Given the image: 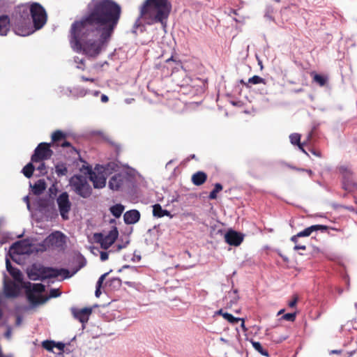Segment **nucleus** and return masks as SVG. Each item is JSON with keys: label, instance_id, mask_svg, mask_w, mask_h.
<instances>
[{"label": "nucleus", "instance_id": "obj_1", "mask_svg": "<svg viewBox=\"0 0 357 357\" xmlns=\"http://www.w3.org/2000/svg\"><path fill=\"white\" fill-rule=\"evenodd\" d=\"M89 10L87 16L72 24L70 43L75 51L96 57L110 39L121 8L112 0H100L93 2Z\"/></svg>", "mask_w": 357, "mask_h": 357}, {"label": "nucleus", "instance_id": "obj_2", "mask_svg": "<svg viewBox=\"0 0 357 357\" xmlns=\"http://www.w3.org/2000/svg\"><path fill=\"white\" fill-rule=\"evenodd\" d=\"M172 10L168 0H146L141 8V17L149 24L165 25Z\"/></svg>", "mask_w": 357, "mask_h": 357}, {"label": "nucleus", "instance_id": "obj_3", "mask_svg": "<svg viewBox=\"0 0 357 357\" xmlns=\"http://www.w3.org/2000/svg\"><path fill=\"white\" fill-rule=\"evenodd\" d=\"M6 269L13 276L14 280L22 284V287L25 289L26 297L33 305L44 303L48 298H44L42 293L45 291V286L42 284H31V282L22 283V275L21 272L11 266L10 262L8 258L6 259Z\"/></svg>", "mask_w": 357, "mask_h": 357}, {"label": "nucleus", "instance_id": "obj_4", "mask_svg": "<svg viewBox=\"0 0 357 357\" xmlns=\"http://www.w3.org/2000/svg\"><path fill=\"white\" fill-rule=\"evenodd\" d=\"M34 27L30 24L23 26L18 22L15 26V32L17 35L26 36L33 33L36 30L42 28L47 21V14L44 8L38 3H33L29 8Z\"/></svg>", "mask_w": 357, "mask_h": 357}, {"label": "nucleus", "instance_id": "obj_5", "mask_svg": "<svg viewBox=\"0 0 357 357\" xmlns=\"http://www.w3.org/2000/svg\"><path fill=\"white\" fill-rule=\"evenodd\" d=\"M116 167L117 165L114 162H110L105 166H98L94 170H92L90 167L84 165L81 168V172L85 175H89L94 188L100 189L105 186L108 174L112 171H115Z\"/></svg>", "mask_w": 357, "mask_h": 357}, {"label": "nucleus", "instance_id": "obj_6", "mask_svg": "<svg viewBox=\"0 0 357 357\" xmlns=\"http://www.w3.org/2000/svg\"><path fill=\"white\" fill-rule=\"evenodd\" d=\"M27 274L29 279L32 280H43L47 278L59 277L63 279L68 277V271L67 270L63 268L56 269L37 264H34L29 268Z\"/></svg>", "mask_w": 357, "mask_h": 357}, {"label": "nucleus", "instance_id": "obj_7", "mask_svg": "<svg viewBox=\"0 0 357 357\" xmlns=\"http://www.w3.org/2000/svg\"><path fill=\"white\" fill-rule=\"evenodd\" d=\"M69 183L73 191L79 196L86 198L91 195L92 189L86 176L75 175L71 177Z\"/></svg>", "mask_w": 357, "mask_h": 357}, {"label": "nucleus", "instance_id": "obj_8", "mask_svg": "<svg viewBox=\"0 0 357 357\" xmlns=\"http://www.w3.org/2000/svg\"><path fill=\"white\" fill-rule=\"evenodd\" d=\"M38 251L29 240H24L14 243L9 250V255L13 261H17L16 255H29Z\"/></svg>", "mask_w": 357, "mask_h": 357}, {"label": "nucleus", "instance_id": "obj_9", "mask_svg": "<svg viewBox=\"0 0 357 357\" xmlns=\"http://www.w3.org/2000/svg\"><path fill=\"white\" fill-rule=\"evenodd\" d=\"M119 231L116 227H113L108 233H96L93 235L94 241L99 243L102 248L108 249L116 240Z\"/></svg>", "mask_w": 357, "mask_h": 357}, {"label": "nucleus", "instance_id": "obj_10", "mask_svg": "<svg viewBox=\"0 0 357 357\" xmlns=\"http://www.w3.org/2000/svg\"><path fill=\"white\" fill-rule=\"evenodd\" d=\"M130 183L131 180L129 175L123 172L112 176L108 182V186L113 191H119L129 187Z\"/></svg>", "mask_w": 357, "mask_h": 357}, {"label": "nucleus", "instance_id": "obj_11", "mask_svg": "<svg viewBox=\"0 0 357 357\" xmlns=\"http://www.w3.org/2000/svg\"><path fill=\"white\" fill-rule=\"evenodd\" d=\"M56 203L61 218L63 220H68L72 206L68 194L65 192L59 195L56 199Z\"/></svg>", "mask_w": 357, "mask_h": 357}, {"label": "nucleus", "instance_id": "obj_12", "mask_svg": "<svg viewBox=\"0 0 357 357\" xmlns=\"http://www.w3.org/2000/svg\"><path fill=\"white\" fill-rule=\"evenodd\" d=\"M64 243V235L59 231H56L52 233L45 238V240L43 242L45 248L43 249H40V250H46L47 248L50 247L60 248L63 246Z\"/></svg>", "mask_w": 357, "mask_h": 357}, {"label": "nucleus", "instance_id": "obj_13", "mask_svg": "<svg viewBox=\"0 0 357 357\" xmlns=\"http://www.w3.org/2000/svg\"><path fill=\"white\" fill-rule=\"evenodd\" d=\"M52 151L50 145L46 143H40L36 149L34 154L31 157L32 162H38L50 158Z\"/></svg>", "mask_w": 357, "mask_h": 357}, {"label": "nucleus", "instance_id": "obj_14", "mask_svg": "<svg viewBox=\"0 0 357 357\" xmlns=\"http://www.w3.org/2000/svg\"><path fill=\"white\" fill-rule=\"evenodd\" d=\"M3 289L6 297H15L18 295L20 287L18 284L11 281H8L5 277L3 280Z\"/></svg>", "mask_w": 357, "mask_h": 357}, {"label": "nucleus", "instance_id": "obj_15", "mask_svg": "<svg viewBox=\"0 0 357 357\" xmlns=\"http://www.w3.org/2000/svg\"><path fill=\"white\" fill-rule=\"evenodd\" d=\"M225 240L231 245L238 246L242 243L243 236L235 231L230 230L225 234Z\"/></svg>", "mask_w": 357, "mask_h": 357}, {"label": "nucleus", "instance_id": "obj_16", "mask_svg": "<svg viewBox=\"0 0 357 357\" xmlns=\"http://www.w3.org/2000/svg\"><path fill=\"white\" fill-rule=\"evenodd\" d=\"M326 229V227L323 226V225H312V226L305 229L303 231L298 232L296 235L293 236L291 238V241L294 243H296L297 239L300 237L309 236L313 231H316L319 229Z\"/></svg>", "mask_w": 357, "mask_h": 357}, {"label": "nucleus", "instance_id": "obj_17", "mask_svg": "<svg viewBox=\"0 0 357 357\" xmlns=\"http://www.w3.org/2000/svg\"><path fill=\"white\" fill-rule=\"evenodd\" d=\"M91 312L92 310L89 307H85L81 310H73V314L74 317L82 324H85L88 321L89 317Z\"/></svg>", "mask_w": 357, "mask_h": 357}, {"label": "nucleus", "instance_id": "obj_18", "mask_svg": "<svg viewBox=\"0 0 357 357\" xmlns=\"http://www.w3.org/2000/svg\"><path fill=\"white\" fill-rule=\"evenodd\" d=\"M140 213L137 210H130L125 213L123 215L124 221L126 224L132 225L139 221Z\"/></svg>", "mask_w": 357, "mask_h": 357}, {"label": "nucleus", "instance_id": "obj_19", "mask_svg": "<svg viewBox=\"0 0 357 357\" xmlns=\"http://www.w3.org/2000/svg\"><path fill=\"white\" fill-rule=\"evenodd\" d=\"M52 141L56 144L57 146H61L66 147L70 146V143L67 142H63L64 139V135L61 131H56L52 135Z\"/></svg>", "mask_w": 357, "mask_h": 357}, {"label": "nucleus", "instance_id": "obj_20", "mask_svg": "<svg viewBox=\"0 0 357 357\" xmlns=\"http://www.w3.org/2000/svg\"><path fill=\"white\" fill-rule=\"evenodd\" d=\"M10 30V20L7 15L0 16V35L6 36Z\"/></svg>", "mask_w": 357, "mask_h": 357}, {"label": "nucleus", "instance_id": "obj_21", "mask_svg": "<svg viewBox=\"0 0 357 357\" xmlns=\"http://www.w3.org/2000/svg\"><path fill=\"white\" fill-rule=\"evenodd\" d=\"M32 191L35 195H40L46 188V183L44 180L40 179L33 185H30Z\"/></svg>", "mask_w": 357, "mask_h": 357}, {"label": "nucleus", "instance_id": "obj_22", "mask_svg": "<svg viewBox=\"0 0 357 357\" xmlns=\"http://www.w3.org/2000/svg\"><path fill=\"white\" fill-rule=\"evenodd\" d=\"M207 176L203 172H198L192 176V181L195 185L203 184L206 180Z\"/></svg>", "mask_w": 357, "mask_h": 357}, {"label": "nucleus", "instance_id": "obj_23", "mask_svg": "<svg viewBox=\"0 0 357 357\" xmlns=\"http://www.w3.org/2000/svg\"><path fill=\"white\" fill-rule=\"evenodd\" d=\"M153 214L155 217H158V218H162L163 216H169L170 218L172 217V215L170 214L169 211L162 209L160 204H155L153 206Z\"/></svg>", "mask_w": 357, "mask_h": 357}, {"label": "nucleus", "instance_id": "obj_24", "mask_svg": "<svg viewBox=\"0 0 357 357\" xmlns=\"http://www.w3.org/2000/svg\"><path fill=\"white\" fill-rule=\"evenodd\" d=\"M290 142L292 144H297L299 149L305 154H307L305 149L303 148L302 144H300L301 135L298 133L291 134L289 136Z\"/></svg>", "mask_w": 357, "mask_h": 357}, {"label": "nucleus", "instance_id": "obj_25", "mask_svg": "<svg viewBox=\"0 0 357 357\" xmlns=\"http://www.w3.org/2000/svg\"><path fill=\"white\" fill-rule=\"evenodd\" d=\"M124 211V206L122 204H118L110 208V211L114 216L119 218L123 211Z\"/></svg>", "mask_w": 357, "mask_h": 357}, {"label": "nucleus", "instance_id": "obj_26", "mask_svg": "<svg viewBox=\"0 0 357 357\" xmlns=\"http://www.w3.org/2000/svg\"><path fill=\"white\" fill-rule=\"evenodd\" d=\"M33 169L32 163L29 162L22 169V172L26 177L30 178L33 174Z\"/></svg>", "mask_w": 357, "mask_h": 357}, {"label": "nucleus", "instance_id": "obj_27", "mask_svg": "<svg viewBox=\"0 0 357 357\" xmlns=\"http://www.w3.org/2000/svg\"><path fill=\"white\" fill-rule=\"evenodd\" d=\"M252 347L255 350L264 356H268V352L264 350L259 342H252Z\"/></svg>", "mask_w": 357, "mask_h": 357}, {"label": "nucleus", "instance_id": "obj_28", "mask_svg": "<svg viewBox=\"0 0 357 357\" xmlns=\"http://www.w3.org/2000/svg\"><path fill=\"white\" fill-rule=\"evenodd\" d=\"M55 172L58 176H64L67 173V168L64 165H57L55 167Z\"/></svg>", "mask_w": 357, "mask_h": 357}, {"label": "nucleus", "instance_id": "obj_29", "mask_svg": "<svg viewBox=\"0 0 357 357\" xmlns=\"http://www.w3.org/2000/svg\"><path fill=\"white\" fill-rule=\"evenodd\" d=\"M222 189V186L220 183H216L215 185V188L212 192H211L209 195V198L211 199H215L217 197V193L221 191Z\"/></svg>", "mask_w": 357, "mask_h": 357}, {"label": "nucleus", "instance_id": "obj_30", "mask_svg": "<svg viewBox=\"0 0 357 357\" xmlns=\"http://www.w3.org/2000/svg\"><path fill=\"white\" fill-rule=\"evenodd\" d=\"M248 82L252 84H265V80L259 76L255 75L248 79Z\"/></svg>", "mask_w": 357, "mask_h": 357}, {"label": "nucleus", "instance_id": "obj_31", "mask_svg": "<svg viewBox=\"0 0 357 357\" xmlns=\"http://www.w3.org/2000/svg\"><path fill=\"white\" fill-rule=\"evenodd\" d=\"M222 317H224V319H225L231 324H235L240 321V318H236L232 314L227 312L222 314Z\"/></svg>", "mask_w": 357, "mask_h": 357}, {"label": "nucleus", "instance_id": "obj_32", "mask_svg": "<svg viewBox=\"0 0 357 357\" xmlns=\"http://www.w3.org/2000/svg\"><path fill=\"white\" fill-rule=\"evenodd\" d=\"M314 82H317L320 86H324L326 82V79L318 74L314 75Z\"/></svg>", "mask_w": 357, "mask_h": 357}, {"label": "nucleus", "instance_id": "obj_33", "mask_svg": "<svg viewBox=\"0 0 357 357\" xmlns=\"http://www.w3.org/2000/svg\"><path fill=\"white\" fill-rule=\"evenodd\" d=\"M282 319L289 321H294L296 319V313H287L285 314Z\"/></svg>", "mask_w": 357, "mask_h": 357}, {"label": "nucleus", "instance_id": "obj_34", "mask_svg": "<svg viewBox=\"0 0 357 357\" xmlns=\"http://www.w3.org/2000/svg\"><path fill=\"white\" fill-rule=\"evenodd\" d=\"M298 301V295H294L292 297L291 301H290L288 303L289 306L290 307H294Z\"/></svg>", "mask_w": 357, "mask_h": 357}, {"label": "nucleus", "instance_id": "obj_35", "mask_svg": "<svg viewBox=\"0 0 357 357\" xmlns=\"http://www.w3.org/2000/svg\"><path fill=\"white\" fill-rule=\"evenodd\" d=\"M60 295V292L58 289H52L50 291V298H55Z\"/></svg>", "mask_w": 357, "mask_h": 357}, {"label": "nucleus", "instance_id": "obj_36", "mask_svg": "<svg viewBox=\"0 0 357 357\" xmlns=\"http://www.w3.org/2000/svg\"><path fill=\"white\" fill-rule=\"evenodd\" d=\"M6 327H7V331L5 333L4 335H5L6 338H7L8 340H10L11 336H12V329L10 326H6Z\"/></svg>", "mask_w": 357, "mask_h": 357}, {"label": "nucleus", "instance_id": "obj_37", "mask_svg": "<svg viewBox=\"0 0 357 357\" xmlns=\"http://www.w3.org/2000/svg\"><path fill=\"white\" fill-rule=\"evenodd\" d=\"M107 273H105V274L102 275L99 278V279H98V282H97V286H98V287H101V285H102V282H103V281H104V280H105V277L107 276Z\"/></svg>", "mask_w": 357, "mask_h": 357}, {"label": "nucleus", "instance_id": "obj_38", "mask_svg": "<svg viewBox=\"0 0 357 357\" xmlns=\"http://www.w3.org/2000/svg\"><path fill=\"white\" fill-rule=\"evenodd\" d=\"M109 253L107 252H100V257L101 261H105L108 259Z\"/></svg>", "mask_w": 357, "mask_h": 357}, {"label": "nucleus", "instance_id": "obj_39", "mask_svg": "<svg viewBox=\"0 0 357 357\" xmlns=\"http://www.w3.org/2000/svg\"><path fill=\"white\" fill-rule=\"evenodd\" d=\"M295 243V246H294V250H305L306 249L305 245H299L298 243V241H296V243Z\"/></svg>", "mask_w": 357, "mask_h": 357}, {"label": "nucleus", "instance_id": "obj_40", "mask_svg": "<svg viewBox=\"0 0 357 357\" xmlns=\"http://www.w3.org/2000/svg\"><path fill=\"white\" fill-rule=\"evenodd\" d=\"M43 345L44 348L47 349V350H51L52 349V346L51 345L50 342L45 341L43 342Z\"/></svg>", "mask_w": 357, "mask_h": 357}, {"label": "nucleus", "instance_id": "obj_41", "mask_svg": "<svg viewBox=\"0 0 357 357\" xmlns=\"http://www.w3.org/2000/svg\"><path fill=\"white\" fill-rule=\"evenodd\" d=\"M38 169L40 170L41 173H45V165L43 163L40 165Z\"/></svg>", "mask_w": 357, "mask_h": 357}, {"label": "nucleus", "instance_id": "obj_42", "mask_svg": "<svg viewBox=\"0 0 357 357\" xmlns=\"http://www.w3.org/2000/svg\"><path fill=\"white\" fill-rule=\"evenodd\" d=\"M100 289V287H98L96 285V290L95 292L96 297H99L101 294Z\"/></svg>", "mask_w": 357, "mask_h": 357}, {"label": "nucleus", "instance_id": "obj_43", "mask_svg": "<svg viewBox=\"0 0 357 357\" xmlns=\"http://www.w3.org/2000/svg\"><path fill=\"white\" fill-rule=\"evenodd\" d=\"M240 321H241V326L243 328V330L244 331H247V328H245V321H244V319L240 318Z\"/></svg>", "mask_w": 357, "mask_h": 357}, {"label": "nucleus", "instance_id": "obj_44", "mask_svg": "<svg viewBox=\"0 0 357 357\" xmlns=\"http://www.w3.org/2000/svg\"><path fill=\"white\" fill-rule=\"evenodd\" d=\"M21 324H22V319H21L20 317H17V319H16L15 325L17 326H20Z\"/></svg>", "mask_w": 357, "mask_h": 357}, {"label": "nucleus", "instance_id": "obj_45", "mask_svg": "<svg viewBox=\"0 0 357 357\" xmlns=\"http://www.w3.org/2000/svg\"><path fill=\"white\" fill-rule=\"evenodd\" d=\"M101 100L102 102H106L108 101V97L106 95H102Z\"/></svg>", "mask_w": 357, "mask_h": 357}, {"label": "nucleus", "instance_id": "obj_46", "mask_svg": "<svg viewBox=\"0 0 357 357\" xmlns=\"http://www.w3.org/2000/svg\"><path fill=\"white\" fill-rule=\"evenodd\" d=\"M24 200L27 203V206L28 208H29V199H28V197H24Z\"/></svg>", "mask_w": 357, "mask_h": 357}, {"label": "nucleus", "instance_id": "obj_47", "mask_svg": "<svg viewBox=\"0 0 357 357\" xmlns=\"http://www.w3.org/2000/svg\"><path fill=\"white\" fill-rule=\"evenodd\" d=\"M225 312H223V311L222 310H220L219 311L217 312V314H221L222 316V314H225Z\"/></svg>", "mask_w": 357, "mask_h": 357}, {"label": "nucleus", "instance_id": "obj_48", "mask_svg": "<svg viewBox=\"0 0 357 357\" xmlns=\"http://www.w3.org/2000/svg\"><path fill=\"white\" fill-rule=\"evenodd\" d=\"M284 312V309L280 310L278 312V315H280V314H282Z\"/></svg>", "mask_w": 357, "mask_h": 357}, {"label": "nucleus", "instance_id": "obj_49", "mask_svg": "<svg viewBox=\"0 0 357 357\" xmlns=\"http://www.w3.org/2000/svg\"><path fill=\"white\" fill-rule=\"evenodd\" d=\"M258 63H259V65L260 66L261 68H263V66H262L261 61H258Z\"/></svg>", "mask_w": 357, "mask_h": 357}, {"label": "nucleus", "instance_id": "obj_50", "mask_svg": "<svg viewBox=\"0 0 357 357\" xmlns=\"http://www.w3.org/2000/svg\"><path fill=\"white\" fill-rule=\"evenodd\" d=\"M220 340L222 341V342H226V340L223 337H221Z\"/></svg>", "mask_w": 357, "mask_h": 357}, {"label": "nucleus", "instance_id": "obj_51", "mask_svg": "<svg viewBox=\"0 0 357 357\" xmlns=\"http://www.w3.org/2000/svg\"><path fill=\"white\" fill-rule=\"evenodd\" d=\"M172 58L168 59H167V61H167V62H169V61L170 60H172Z\"/></svg>", "mask_w": 357, "mask_h": 357}, {"label": "nucleus", "instance_id": "obj_52", "mask_svg": "<svg viewBox=\"0 0 357 357\" xmlns=\"http://www.w3.org/2000/svg\"><path fill=\"white\" fill-rule=\"evenodd\" d=\"M84 80H86V81H89V79H86V78H83Z\"/></svg>", "mask_w": 357, "mask_h": 357}, {"label": "nucleus", "instance_id": "obj_53", "mask_svg": "<svg viewBox=\"0 0 357 357\" xmlns=\"http://www.w3.org/2000/svg\"><path fill=\"white\" fill-rule=\"evenodd\" d=\"M333 353H338V351H333Z\"/></svg>", "mask_w": 357, "mask_h": 357}]
</instances>
